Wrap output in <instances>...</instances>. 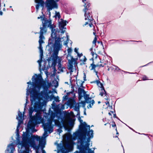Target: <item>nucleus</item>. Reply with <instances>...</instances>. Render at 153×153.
<instances>
[{"label":"nucleus","mask_w":153,"mask_h":153,"mask_svg":"<svg viewBox=\"0 0 153 153\" xmlns=\"http://www.w3.org/2000/svg\"><path fill=\"white\" fill-rule=\"evenodd\" d=\"M43 55V53H40V61L38 60V62L39 63V64H40L42 60V57Z\"/></svg>","instance_id":"obj_42"},{"label":"nucleus","mask_w":153,"mask_h":153,"mask_svg":"<svg viewBox=\"0 0 153 153\" xmlns=\"http://www.w3.org/2000/svg\"><path fill=\"white\" fill-rule=\"evenodd\" d=\"M75 101L74 99H72L70 100L69 102V104L71 105H73L76 104Z\"/></svg>","instance_id":"obj_30"},{"label":"nucleus","mask_w":153,"mask_h":153,"mask_svg":"<svg viewBox=\"0 0 153 153\" xmlns=\"http://www.w3.org/2000/svg\"><path fill=\"white\" fill-rule=\"evenodd\" d=\"M74 109L76 111H78V114H77V115H80V113H79V108L78 106H77L76 105L74 106Z\"/></svg>","instance_id":"obj_32"},{"label":"nucleus","mask_w":153,"mask_h":153,"mask_svg":"<svg viewBox=\"0 0 153 153\" xmlns=\"http://www.w3.org/2000/svg\"><path fill=\"white\" fill-rule=\"evenodd\" d=\"M72 92H67L66 93V95H68H68L70 94L71 93H72Z\"/></svg>","instance_id":"obj_62"},{"label":"nucleus","mask_w":153,"mask_h":153,"mask_svg":"<svg viewBox=\"0 0 153 153\" xmlns=\"http://www.w3.org/2000/svg\"><path fill=\"white\" fill-rule=\"evenodd\" d=\"M60 39L59 40L58 39V40H55V43H54V45L55 46H59L60 45V43H59V41H60Z\"/></svg>","instance_id":"obj_34"},{"label":"nucleus","mask_w":153,"mask_h":153,"mask_svg":"<svg viewBox=\"0 0 153 153\" xmlns=\"http://www.w3.org/2000/svg\"><path fill=\"white\" fill-rule=\"evenodd\" d=\"M78 48H75L74 49V51L77 54L78 53Z\"/></svg>","instance_id":"obj_55"},{"label":"nucleus","mask_w":153,"mask_h":153,"mask_svg":"<svg viewBox=\"0 0 153 153\" xmlns=\"http://www.w3.org/2000/svg\"><path fill=\"white\" fill-rule=\"evenodd\" d=\"M68 54L67 55V57L70 56V55H71V53L72 51V49L71 48H68L67 50Z\"/></svg>","instance_id":"obj_37"},{"label":"nucleus","mask_w":153,"mask_h":153,"mask_svg":"<svg viewBox=\"0 0 153 153\" xmlns=\"http://www.w3.org/2000/svg\"><path fill=\"white\" fill-rule=\"evenodd\" d=\"M112 124H111V126H112L113 127H115V130L117 131V127H116V124L115 123V122H114V121L112 119Z\"/></svg>","instance_id":"obj_36"},{"label":"nucleus","mask_w":153,"mask_h":153,"mask_svg":"<svg viewBox=\"0 0 153 153\" xmlns=\"http://www.w3.org/2000/svg\"><path fill=\"white\" fill-rule=\"evenodd\" d=\"M99 62V65H102L103 66L102 67H104V65L106 64V62L104 60H100Z\"/></svg>","instance_id":"obj_28"},{"label":"nucleus","mask_w":153,"mask_h":153,"mask_svg":"<svg viewBox=\"0 0 153 153\" xmlns=\"http://www.w3.org/2000/svg\"><path fill=\"white\" fill-rule=\"evenodd\" d=\"M89 21H88V22H85V23L84 24V25H83V26H85L86 25L89 24Z\"/></svg>","instance_id":"obj_58"},{"label":"nucleus","mask_w":153,"mask_h":153,"mask_svg":"<svg viewBox=\"0 0 153 153\" xmlns=\"http://www.w3.org/2000/svg\"><path fill=\"white\" fill-rule=\"evenodd\" d=\"M86 92L84 89L82 88L79 87L78 88V93L79 95V99H80L83 97V94Z\"/></svg>","instance_id":"obj_14"},{"label":"nucleus","mask_w":153,"mask_h":153,"mask_svg":"<svg viewBox=\"0 0 153 153\" xmlns=\"http://www.w3.org/2000/svg\"><path fill=\"white\" fill-rule=\"evenodd\" d=\"M22 141L21 143V146L25 147V153H29L30 150L29 144H30L29 140L24 135L22 134Z\"/></svg>","instance_id":"obj_9"},{"label":"nucleus","mask_w":153,"mask_h":153,"mask_svg":"<svg viewBox=\"0 0 153 153\" xmlns=\"http://www.w3.org/2000/svg\"><path fill=\"white\" fill-rule=\"evenodd\" d=\"M53 121V119H49L48 120V122L47 123L49 124L50 126H52L51 125Z\"/></svg>","instance_id":"obj_39"},{"label":"nucleus","mask_w":153,"mask_h":153,"mask_svg":"<svg viewBox=\"0 0 153 153\" xmlns=\"http://www.w3.org/2000/svg\"><path fill=\"white\" fill-rule=\"evenodd\" d=\"M97 38L96 37H95L93 41V44L94 45H96V43L97 42Z\"/></svg>","instance_id":"obj_44"},{"label":"nucleus","mask_w":153,"mask_h":153,"mask_svg":"<svg viewBox=\"0 0 153 153\" xmlns=\"http://www.w3.org/2000/svg\"><path fill=\"white\" fill-rule=\"evenodd\" d=\"M91 53L92 56V59L93 60L94 58H96L97 57L98 55L96 53H94L93 51H92Z\"/></svg>","instance_id":"obj_33"},{"label":"nucleus","mask_w":153,"mask_h":153,"mask_svg":"<svg viewBox=\"0 0 153 153\" xmlns=\"http://www.w3.org/2000/svg\"><path fill=\"white\" fill-rule=\"evenodd\" d=\"M104 94L105 95V96H106V95H108L106 91H104Z\"/></svg>","instance_id":"obj_64"},{"label":"nucleus","mask_w":153,"mask_h":153,"mask_svg":"<svg viewBox=\"0 0 153 153\" xmlns=\"http://www.w3.org/2000/svg\"><path fill=\"white\" fill-rule=\"evenodd\" d=\"M35 1V2L37 3L36 6V8L37 10H38L40 6L43 9L45 4L47 11H48L54 8L57 9L58 7V4L56 2L59 1H46L45 3L44 2V1Z\"/></svg>","instance_id":"obj_2"},{"label":"nucleus","mask_w":153,"mask_h":153,"mask_svg":"<svg viewBox=\"0 0 153 153\" xmlns=\"http://www.w3.org/2000/svg\"><path fill=\"white\" fill-rule=\"evenodd\" d=\"M39 48L40 50H42V45H39Z\"/></svg>","instance_id":"obj_60"},{"label":"nucleus","mask_w":153,"mask_h":153,"mask_svg":"<svg viewBox=\"0 0 153 153\" xmlns=\"http://www.w3.org/2000/svg\"><path fill=\"white\" fill-rule=\"evenodd\" d=\"M31 134V133H29V132L27 130L26 133L23 132V135L26 137H27V139L29 140L30 143H31L32 142H35L34 140L36 139V141H39V146H41L42 148H43L44 147V144L43 143V139L42 137L41 138L40 137L38 136L37 135L35 136L34 135H32L30 137V134Z\"/></svg>","instance_id":"obj_4"},{"label":"nucleus","mask_w":153,"mask_h":153,"mask_svg":"<svg viewBox=\"0 0 153 153\" xmlns=\"http://www.w3.org/2000/svg\"><path fill=\"white\" fill-rule=\"evenodd\" d=\"M43 128L45 130V133H47L48 131H49L50 133L53 131V130L52 127L50 126L47 122L43 124Z\"/></svg>","instance_id":"obj_10"},{"label":"nucleus","mask_w":153,"mask_h":153,"mask_svg":"<svg viewBox=\"0 0 153 153\" xmlns=\"http://www.w3.org/2000/svg\"><path fill=\"white\" fill-rule=\"evenodd\" d=\"M101 66H103L102 65H99V62L96 65H95L94 64V62H93L91 64L89 68H90L91 70H93L97 74V72L96 71L95 68L97 67H100Z\"/></svg>","instance_id":"obj_13"},{"label":"nucleus","mask_w":153,"mask_h":153,"mask_svg":"<svg viewBox=\"0 0 153 153\" xmlns=\"http://www.w3.org/2000/svg\"><path fill=\"white\" fill-rule=\"evenodd\" d=\"M16 135L17 136V140L18 141H20V139H19V138H20V135H19V133H18V132H17V134H16Z\"/></svg>","instance_id":"obj_47"},{"label":"nucleus","mask_w":153,"mask_h":153,"mask_svg":"<svg viewBox=\"0 0 153 153\" xmlns=\"http://www.w3.org/2000/svg\"><path fill=\"white\" fill-rule=\"evenodd\" d=\"M106 96V97L105 98V99L106 100H108L109 99V96L108 95H106V96Z\"/></svg>","instance_id":"obj_54"},{"label":"nucleus","mask_w":153,"mask_h":153,"mask_svg":"<svg viewBox=\"0 0 153 153\" xmlns=\"http://www.w3.org/2000/svg\"><path fill=\"white\" fill-rule=\"evenodd\" d=\"M67 38L66 41H64V45H66V47L67 46H68L67 44H68V41H69V39L68 38V36H67Z\"/></svg>","instance_id":"obj_40"},{"label":"nucleus","mask_w":153,"mask_h":153,"mask_svg":"<svg viewBox=\"0 0 153 153\" xmlns=\"http://www.w3.org/2000/svg\"><path fill=\"white\" fill-rule=\"evenodd\" d=\"M84 58L83 59V60H80L81 61H82V62H83V63L82 64H83V65H85L86 64V63H85V62L87 60V59L86 58L85 56H84Z\"/></svg>","instance_id":"obj_41"},{"label":"nucleus","mask_w":153,"mask_h":153,"mask_svg":"<svg viewBox=\"0 0 153 153\" xmlns=\"http://www.w3.org/2000/svg\"><path fill=\"white\" fill-rule=\"evenodd\" d=\"M104 94V92H100V95L102 97L103 96Z\"/></svg>","instance_id":"obj_56"},{"label":"nucleus","mask_w":153,"mask_h":153,"mask_svg":"<svg viewBox=\"0 0 153 153\" xmlns=\"http://www.w3.org/2000/svg\"><path fill=\"white\" fill-rule=\"evenodd\" d=\"M29 115L30 119L27 124V127L28 128L32 129L35 126V123L36 124L39 123H37V120H38L37 117H33L32 116L34 110L32 107L30 108L29 111Z\"/></svg>","instance_id":"obj_6"},{"label":"nucleus","mask_w":153,"mask_h":153,"mask_svg":"<svg viewBox=\"0 0 153 153\" xmlns=\"http://www.w3.org/2000/svg\"><path fill=\"white\" fill-rule=\"evenodd\" d=\"M51 37L52 38L49 39L48 40V45H51L53 44V42L54 41L55 39H56L57 38H55L54 36L53 37L52 36V37L51 36Z\"/></svg>","instance_id":"obj_23"},{"label":"nucleus","mask_w":153,"mask_h":153,"mask_svg":"<svg viewBox=\"0 0 153 153\" xmlns=\"http://www.w3.org/2000/svg\"><path fill=\"white\" fill-rule=\"evenodd\" d=\"M18 115L19 117H17L16 119L18 120L20 122H22V121H21L23 118L22 114V112H20V111H18Z\"/></svg>","instance_id":"obj_21"},{"label":"nucleus","mask_w":153,"mask_h":153,"mask_svg":"<svg viewBox=\"0 0 153 153\" xmlns=\"http://www.w3.org/2000/svg\"><path fill=\"white\" fill-rule=\"evenodd\" d=\"M40 30L39 38V39H42L44 38V37L43 36L44 32L46 33L47 31V30L46 29H44L43 27H40Z\"/></svg>","instance_id":"obj_16"},{"label":"nucleus","mask_w":153,"mask_h":153,"mask_svg":"<svg viewBox=\"0 0 153 153\" xmlns=\"http://www.w3.org/2000/svg\"><path fill=\"white\" fill-rule=\"evenodd\" d=\"M68 98V95H65L63 97V100L64 101L66 100Z\"/></svg>","instance_id":"obj_46"},{"label":"nucleus","mask_w":153,"mask_h":153,"mask_svg":"<svg viewBox=\"0 0 153 153\" xmlns=\"http://www.w3.org/2000/svg\"><path fill=\"white\" fill-rule=\"evenodd\" d=\"M100 88H101V90H102V91L103 90L104 91H105L103 86V87L102 86Z\"/></svg>","instance_id":"obj_61"},{"label":"nucleus","mask_w":153,"mask_h":153,"mask_svg":"<svg viewBox=\"0 0 153 153\" xmlns=\"http://www.w3.org/2000/svg\"><path fill=\"white\" fill-rule=\"evenodd\" d=\"M71 59H68V62L69 64H73V62H75V63L76 62V59L74 58L73 56H71V55H70V56Z\"/></svg>","instance_id":"obj_22"},{"label":"nucleus","mask_w":153,"mask_h":153,"mask_svg":"<svg viewBox=\"0 0 153 153\" xmlns=\"http://www.w3.org/2000/svg\"><path fill=\"white\" fill-rule=\"evenodd\" d=\"M68 69L69 70H70V72H73V65L69 64L68 67Z\"/></svg>","instance_id":"obj_31"},{"label":"nucleus","mask_w":153,"mask_h":153,"mask_svg":"<svg viewBox=\"0 0 153 153\" xmlns=\"http://www.w3.org/2000/svg\"><path fill=\"white\" fill-rule=\"evenodd\" d=\"M35 76H36V77L33 78L34 76H33L32 79V81L35 80V82H33L32 84L31 82L30 81L27 82V84L29 85V84H30L31 86L30 87L31 88L32 86L34 87H40L42 86V83L43 81L42 76L41 74L37 75L36 74H35Z\"/></svg>","instance_id":"obj_5"},{"label":"nucleus","mask_w":153,"mask_h":153,"mask_svg":"<svg viewBox=\"0 0 153 153\" xmlns=\"http://www.w3.org/2000/svg\"><path fill=\"white\" fill-rule=\"evenodd\" d=\"M70 113H68L65 114L63 118L62 119V121L64 128H66L67 127V124L66 122H68L71 126L74 125V120L71 118Z\"/></svg>","instance_id":"obj_7"},{"label":"nucleus","mask_w":153,"mask_h":153,"mask_svg":"<svg viewBox=\"0 0 153 153\" xmlns=\"http://www.w3.org/2000/svg\"><path fill=\"white\" fill-rule=\"evenodd\" d=\"M42 16L43 17L41 19V20L42 21V23L43 27H43V28L45 29L47 25L48 22V20L47 19V18L45 17V15L43 14Z\"/></svg>","instance_id":"obj_12"},{"label":"nucleus","mask_w":153,"mask_h":153,"mask_svg":"<svg viewBox=\"0 0 153 153\" xmlns=\"http://www.w3.org/2000/svg\"><path fill=\"white\" fill-rule=\"evenodd\" d=\"M86 75L85 73H84V76H83V78H84V81H83L82 83H81V85H80V87H82V85H83V83L84 82V81L86 80Z\"/></svg>","instance_id":"obj_38"},{"label":"nucleus","mask_w":153,"mask_h":153,"mask_svg":"<svg viewBox=\"0 0 153 153\" xmlns=\"http://www.w3.org/2000/svg\"><path fill=\"white\" fill-rule=\"evenodd\" d=\"M55 27L56 26L54 24H52L51 25H50L49 27H50V29L51 30H53V29H54Z\"/></svg>","instance_id":"obj_43"},{"label":"nucleus","mask_w":153,"mask_h":153,"mask_svg":"<svg viewBox=\"0 0 153 153\" xmlns=\"http://www.w3.org/2000/svg\"><path fill=\"white\" fill-rule=\"evenodd\" d=\"M82 1L84 3V8L83 9V11L85 13V20H88V21H89V25L90 27H91L93 25L92 22L94 19L92 18V12L90 10V9L89 8L91 4L88 1Z\"/></svg>","instance_id":"obj_3"},{"label":"nucleus","mask_w":153,"mask_h":153,"mask_svg":"<svg viewBox=\"0 0 153 153\" xmlns=\"http://www.w3.org/2000/svg\"><path fill=\"white\" fill-rule=\"evenodd\" d=\"M61 27L62 28L64 27L66 25V23L65 21H64L63 20L60 23Z\"/></svg>","instance_id":"obj_35"},{"label":"nucleus","mask_w":153,"mask_h":153,"mask_svg":"<svg viewBox=\"0 0 153 153\" xmlns=\"http://www.w3.org/2000/svg\"><path fill=\"white\" fill-rule=\"evenodd\" d=\"M77 56L79 58H80L81 56L83 55L82 53H77Z\"/></svg>","instance_id":"obj_53"},{"label":"nucleus","mask_w":153,"mask_h":153,"mask_svg":"<svg viewBox=\"0 0 153 153\" xmlns=\"http://www.w3.org/2000/svg\"><path fill=\"white\" fill-rule=\"evenodd\" d=\"M5 4L2 1H0V15L1 16L3 15L2 11H5Z\"/></svg>","instance_id":"obj_15"},{"label":"nucleus","mask_w":153,"mask_h":153,"mask_svg":"<svg viewBox=\"0 0 153 153\" xmlns=\"http://www.w3.org/2000/svg\"><path fill=\"white\" fill-rule=\"evenodd\" d=\"M43 17V16H40V17H38L37 18V19H39L40 18H41V19H42Z\"/></svg>","instance_id":"obj_63"},{"label":"nucleus","mask_w":153,"mask_h":153,"mask_svg":"<svg viewBox=\"0 0 153 153\" xmlns=\"http://www.w3.org/2000/svg\"><path fill=\"white\" fill-rule=\"evenodd\" d=\"M39 45H42V44L44 42L42 40V39H39Z\"/></svg>","instance_id":"obj_48"},{"label":"nucleus","mask_w":153,"mask_h":153,"mask_svg":"<svg viewBox=\"0 0 153 153\" xmlns=\"http://www.w3.org/2000/svg\"><path fill=\"white\" fill-rule=\"evenodd\" d=\"M58 29H56L55 28L53 29V30H51V36L52 37V36H54L55 38H57V33L58 32Z\"/></svg>","instance_id":"obj_20"},{"label":"nucleus","mask_w":153,"mask_h":153,"mask_svg":"<svg viewBox=\"0 0 153 153\" xmlns=\"http://www.w3.org/2000/svg\"><path fill=\"white\" fill-rule=\"evenodd\" d=\"M55 101L56 102H59V97L58 96H57L56 97H55V98L54 99Z\"/></svg>","instance_id":"obj_49"},{"label":"nucleus","mask_w":153,"mask_h":153,"mask_svg":"<svg viewBox=\"0 0 153 153\" xmlns=\"http://www.w3.org/2000/svg\"><path fill=\"white\" fill-rule=\"evenodd\" d=\"M51 21L50 20L49 21L48 20V24L47 27H49V26L50 25H51Z\"/></svg>","instance_id":"obj_50"},{"label":"nucleus","mask_w":153,"mask_h":153,"mask_svg":"<svg viewBox=\"0 0 153 153\" xmlns=\"http://www.w3.org/2000/svg\"><path fill=\"white\" fill-rule=\"evenodd\" d=\"M86 103H89V104L87 106V108H91L92 107V105L91 103H90V102H88L85 100V101H81V103L82 104V107L83 108H84L85 105Z\"/></svg>","instance_id":"obj_18"},{"label":"nucleus","mask_w":153,"mask_h":153,"mask_svg":"<svg viewBox=\"0 0 153 153\" xmlns=\"http://www.w3.org/2000/svg\"><path fill=\"white\" fill-rule=\"evenodd\" d=\"M52 57V60L53 61L52 63V66H53V65H54V66L56 65V64L57 62V59L58 58V56L52 55L51 56Z\"/></svg>","instance_id":"obj_19"},{"label":"nucleus","mask_w":153,"mask_h":153,"mask_svg":"<svg viewBox=\"0 0 153 153\" xmlns=\"http://www.w3.org/2000/svg\"><path fill=\"white\" fill-rule=\"evenodd\" d=\"M78 119L79 120L80 122L81 123V124L79 126V131L77 133H76V134H79V132H80V126H81V125L82 124L84 123L85 122H84L83 123H82V122H83V120H82L81 119V118L80 117L79 115ZM85 123H86L85 122Z\"/></svg>","instance_id":"obj_29"},{"label":"nucleus","mask_w":153,"mask_h":153,"mask_svg":"<svg viewBox=\"0 0 153 153\" xmlns=\"http://www.w3.org/2000/svg\"><path fill=\"white\" fill-rule=\"evenodd\" d=\"M55 124V125L56 126H58L60 128L62 127V125L60 123V122L59 121V120H54Z\"/></svg>","instance_id":"obj_26"},{"label":"nucleus","mask_w":153,"mask_h":153,"mask_svg":"<svg viewBox=\"0 0 153 153\" xmlns=\"http://www.w3.org/2000/svg\"><path fill=\"white\" fill-rule=\"evenodd\" d=\"M27 93H29L31 94L30 101L31 103L33 104V102L35 101L36 99L38 98V94L37 91L35 89L31 88V87H30L29 85H27Z\"/></svg>","instance_id":"obj_8"},{"label":"nucleus","mask_w":153,"mask_h":153,"mask_svg":"<svg viewBox=\"0 0 153 153\" xmlns=\"http://www.w3.org/2000/svg\"><path fill=\"white\" fill-rule=\"evenodd\" d=\"M83 97H84L85 100L87 102H90V103H91L92 105H93L95 103V101L93 100H92L91 97H90V95L89 94H87L86 92H84V94H83Z\"/></svg>","instance_id":"obj_11"},{"label":"nucleus","mask_w":153,"mask_h":153,"mask_svg":"<svg viewBox=\"0 0 153 153\" xmlns=\"http://www.w3.org/2000/svg\"><path fill=\"white\" fill-rule=\"evenodd\" d=\"M55 16H57L58 19H59L61 18V16L60 15V13L59 12H56V15Z\"/></svg>","instance_id":"obj_45"},{"label":"nucleus","mask_w":153,"mask_h":153,"mask_svg":"<svg viewBox=\"0 0 153 153\" xmlns=\"http://www.w3.org/2000/svg\"><path fill=\"white\" fill-rule=\"evenodd\" d=\"M96 83L97 85L100 88L101 87H103V85L102 83L100 82L99 80H96V81H94L93 82H91V83Z\"/></svg>","instance_id":"obj_24"},{"label":"nucleus","mask_w":153,"mask_h":153,"mask_svg":"<svg viewBox=\"0 0 153 153\" xmlns=\"http://www.w3.org/2000/svg\"><path fill=\"white\" fill-rule=\"evenodd\" d=\"M113 117L114 118H116L117 119H119L118 117L116 116V115L115 113L114 114Z\"/></svg>","instance_id":"obj_59"},{"label":"nucleus","mask_w":153,"mask_h":153,"mask_svg":"<svg viewBox=\"0 0 153 153\" xmlns=\"http://www.w3.org/2000/svg\"><path fill=\"white\" fill-rule=\"evenodd\" d=\"M30 143V145L31 147H33L34 149L36 150V151L39 150L40 146H41L39 145L37 146L36 145L35 142H32Z\"/></svg>","instance_id":"obj_17"},{"label":"nucleus","mask_w":153,"mask_h":153,"mask_svg":"<svg viewBox=\"0 0 153 153\" xmlns=\"http://www.w3.org/2000/svg\"><path fill=\"white\" fill-rule=\"evenodd\" d=\"M55 97L53 95H52L50 96V98L51 99H53V98L54 99Z\"/></svg>","instance_id":"obj_57"},{"label":"nucleus","mask_w":153,"mask_h":153,"mask_svg":"<svg viewBox=\"0 0 153 153\" xmlns=\"http://www.w3.org/2000/svg\"><path fill=\"white\" fill-rule=\"evenodd\" d=\"M39 106V102H36L34 105V109H37L38 108Z\"/></svg>","instance_id":"obj_27"},{"label":"nucleus","mask_w":153,"mask_h":153,"mask_svg":"<svg viewBox=\"0 0 153 153\" xmlns=\"http://www.w3.org/2000/svg\"><path fill=\"white\" fill-rule=\"evenodd\" d=\"M93 131L90 130V126L88 125L85 122L82 124L80 126V132L79 139L80 141L81 146L79 147L80 150H87L89 148V139L92 138Z\"/></svg>","instance_id":"obj_1"},{"label":"nucleus","mask_w":153,"mask_h":153,"mask_svg":"<svg viewBox=\"0 0 153 153\" xmlns=\"http://www.w3.org/2000/svg\"><path fill=\"white\" fill-rule=\"evenodd\" d=\"M58 52L57 51H55L53 55L54 56H58Z\"/></svg>","instance_id":"obj_52"},{"label":"nucleus","mask_w":153,"mask_h":153,"mask_svg":"<svg viewBox=\"0 0 153 153\" xmlns=\"http://www.w3.org/2000/svg\"><path fill=\"white\" fill-rule=\"evenodd\" d=\"M65 69L64 67H62V65L59 62L58 63V70L61 72H63L64 71L63 69Z\"/></svg>","instance_id":"obj_25"},{"label":"nucleus","mask_w":153,"mask_h":153,"mask_svg":"<svg viewBox=\"0 0 153 153\" xmlns=\"http://www.w3.org/2000/svg\"><path fill=\"white\" fill-rule=\"evenodd\" d=\"M142 79L143 81L147 80V77H146V76L144 75L143 76V77L142 78Z\"/></svg>","instance_id":"obj_51"}]
</instances>
